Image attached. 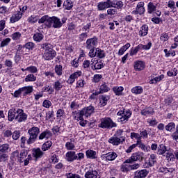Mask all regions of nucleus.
Masks as SVG:
<instances>
[{
    "mask_svg": "<svg viewBox=\"0 0 178 178\" xmlns=\"http://www.w3.org/2000/svg\"><path fill=\"white\" fill-rule=\"evenodd\" d=\"M145 67V63L143 61L138 60L134 63V69L138 72L144 70Z\"/></svg>",
    "mask_w": 178,
    "mask_h": 178,
    "instance_id": "16",
    "label": "nucleus"
},
{
    "mask_svg": "<svg viewBox=\"0 0 178 178\" xmlns=\"http://www.w3.org/2000/svg\"><path fill=\"white\" fill-rule=\"evenodd\" d=\"M27 155H29V152L26 149H22L20 152V156H19V162L23 163L24 161V159L27 157Z\"/></svg>",
    "mask_w": 178,
    "mask_h": 178,
    "instance_id": "26",
    "label": "nucleus"
},
{
    "mask_svg": "<svg viewBox=\"0 0 178 178\" xmlns=\"http://www.w3.org/2000/svg\"><path fill=\"white\" fill-rule=\"evenodd\" d=\"M17 115V110L16 108L10 109L8 111V120L12 122L13 119H16V116Z\"/></svg>",
    "mask_w": 178,
    "mask_h": 178,
    "instance_id": "18",
    "label": "nucleus"
},
{
    "mask_svg": "<svg viewBox=\"0 0 178 178\" xmlns=\"http://www.w3.org/2000/svg\"><path fill=\"white\" fill-rule=\"evenodd\" d=\"M156 10V6L154 5V3H149L147 6L148 13H152Z\"/></svg>",
    "mask_w": 178,
    "mask_h": 178,
    "instance_id": "37",
    "label": "nucleus"
},
{
    "mask_svg": "<svg viewBox=\"0 0 178 178\" xmlns=\"http://www.w3.org/2000/svg\"><path fill=\"white\" fill-rule=\"evenodd\" d=\"M148 170L146 169L138 170L134 172V178H146L148 176Z\"/></svg>",
    "mask_w": 178,
    "mask_h": 178,
    "instance_id": "10",
    "label": "nucleus"
},
{
    "mask_svg": "<svg viewBox=\"0 0 178 178\" xmlns=\"http://www.w3.org/2000/svg\"><path fill=\"white\" fill-rule=\"evenodd\" d=\"M168 8L170 9H172V11L175 12V9H176V7L175 6V2L172 0H170L168 3Z\"/></svg>",
    "mask_w": 178,
    "mask_h": 178,
    "instance_id": "58",
    "label": "nucleus"
},
{
    "mask_svg": "<svg viewBox=\"0 0 178 178\" xmlns=\"http://www.w3.org/2000/svg\"><path fill=\"white\" fill-rule=\"evenodd\" d=\"M131 138H136L137 140V144H140L141 143V139L140 138V134L135 133V132H132L131 133Z\"/></svg>",
    "mask_w": 178,
    "mask_h": 178,
    "instance_id": "41",
    "label": "nucleus"
},
{
    "mask_svg": "<svg viewBox=\"0 0 178 178\" xmlns=\"http://www.w3.org/2000/svg\"><path fill=\"white\" fill-rule=\"evenodd\" d=\"M23 94V90L22 89V88H20L19 90H16L14 92V97L15 98H19V97H20V95Z\"/></svg>",
    "mask_w": 178,
    "mask_h": 178,
    "instance_id": "56",
    "label": "nucleus"
},
{
    "mask_svg": "<svg viewBox=\"0 0 178 178\" xmlns=\"http://www.w3.org/2000/svg\"><path fill=\"white\" fill-rule=\"evenodd\" d=\"M35 80H37V76L33 74H29L25 77V81L26 83H29V81H35Z\"/></svg>",
    "mask_w": 178,
    "mask_h": 178,
    "instance_id": "36",
    "label": "nucleus"
},
{
    "mask_svg": "<svg viewBox=\"0 0 178 178\" xmlns=\"http://www.w3.org/2000/svg\"><path fill=\"white\" fill-rule=\"evenodd\" d=\"M154 113H155V111H154V108L151 107L145 108L141 111V114L144 116H147V115H154Z\"/></svg>",
    "mask_w": 178,
    "mask_h": 178,
    "instance_id": "24",
    "label": "nucleus"
},
{
    "mask_svg": "<svg viewBox=\"0 0 178 178\" xmlns=\"http://www.w3.org/2000/svg\"><path fill=\"white\" fill-rule=\"evenodd\" d=\"M6 161H8V154H1L0 155V162H5Z\"/></svg>",
    "mask_w": 178,
    "mask_h": 178,
    "instance_id": "62",
    "label": "nucleus"
},
{
    "mask_svg": "<svg viewBox=\"0 0 178 178\" xmlns=\"http://www.w3.org/2000/svg\"><path fill=\"white\" fill-rule=\"evenodd\" d=\"M148 134H149V133L147 130L142 129V131H140V134H139L140 140H141V138H148Z\"/></svg>",
    "mask_w": 178,
    "mask_h": 178,
    "instance_id": "42",
    "label": "nucleus"
},
{
    "mask_svg": "<svg viewBox=\"0 0 178 178\" xmlns=\"http://www.w3.org/2000/svg\"><path fill=\"white\" fill-rule=\"evenodd\" d=\"M61 88L62 84L60 83V82H59V81H56L54 83V90H56V91H59Z\"/></svg>",
    "mask_w": 178,
    "mask_h": 178,
    "instance_id": "53",
    "label": "nucleus"
},
{
    "mask_svg": "<svg viewBox=\"0 0 178 178\" xmlns=\"http://www.w3.org/2000/svg\"><path fill=\"white\" fill-rule=\"evenodd\" d=\"M41 49H44V53L43 58L45 60H51L56 56V51L52 49V45L49 43H44L41 44Z\"/></svg>",
    "mask_w": 178,
    "mask_h": 178,
    "instance_id": "1",
    "label": "nucleus"
},
{
    "mask_svg": "<svg viewBox=\"0 0 178 178\" xmlns=\"http://www.w3.org/2000/svg\"><path fill=\"white\" fill-rule=\"evenodd\" d=\"M102 67H104V63L102 62H97L95 63L94 68L95 70H99V69H102Z\"/></svg>",
    "mask_w": 178,
    "mask_h": 178,
    "instance_id": "52",
    "label": "nucleus"
},
{
    "mask_svg": "<svg viewBox=\"0 0 178 178\" xmlns=\"http://www.w3.org/2000/svg\"><path fill=\"white\" fill-rule=\"evenodd\" d=\"M11 159L15 162H20V156L19 151L16 150L13 152L11 154Z\"/></svg>",
    "mask_w": 178,
    "mask_h": 178,
    "instance_id": "25",
    "label": "nucleus"
},
{
    "mask_svg": "<svg viewBox=\"0 0 178 178\" xmlns=\"http://www.w3.org/2000/svg\"><path fill=\"white\" fill-rule=\"evenodd\" d=\"M51 136H52V133H51L49 130H46L39 135V140H44V138H47V140H48Z\"/></svg>",
    "mask_w": 178,
    "mask_h": 178,
    "instance_id": "19",
    "label": "nucleus"
},
{
    "mask_svg": "<svg viewBox=\"0 0 178 178\" xmlns=\"http://www.w3.org/2000/svg\"><path fill=\"white\" fill-rule=\"evenodd\" d=\"M96 155H97V152L94 150L89 149L86 151L87 158H90V159H95Z\"/></svg>",
    "mask_w": 178,
    "mask_h": 178,
    "instance_id": "29",
    "label": "nucleus"
},
{
    "mask_svg": "<svg viewBox=\"0 0 178 178\" xmlns=\"http://www.w3.org/2000/svg\"><path fill=\"white\" fill-rule=\"evenodd\" d=\"M9 149V145L3 144L0 146V152H6Z\"/></svg>",
    "mask_w": 178,
    "mask_h": 178,
    "instance_id": "50",
    "label": "nucleus"
},
{
    "mask_svg": "<svg viewBox=\"0 0 178 178\" xmlns=\"http://www.w3.org/2000/svg\"><path fill=\"white\" fill-rule=\"evenodd\" d=\"M42 38H44V35L42 33H37L33 35V40L37 42H40V41H42Z\"/></svg>",
    "mask_w": 178,
    "mask_h": 178,
    "instance_id": "39",
    "label": "nucleus"
},
{
    "mask_svg": "<svg viewBox=\"0 0 178 178\" xmlns=\"http://www.w3.org/2000/svg\"><path fill=\"white\" fill-rule=\"evenodd\" d=\"M140 49H140V44H139L137 47H136L134 49H132L131 50L129 55L131 56H133V55H136L137 52H138V51H140Z\"/></svg>",
    "mask_w": 178,
    "mask_h": 178,
    "instance_id": "46",
    "label": "nucleus"
},
{
    "mask_svg": "<svg viewBox=\"0 0 178 178\" xmlns=\"http://www.w3.org/2000/svg\"><path fill=\"white\" fill-rule=\"evenodd\" d=\"M143 88L141 86H136L134 88H133L131 89V92H133V94H141L143 93Z\"/></svg>",
    "mask_w": 178,
    "mask_h": 178,
    "instance_id": "34",
    "label": "nucleus"
},
{
    "mask_svg": "<svg viewBox=\"0 0 178 178\" xmlns=\"http://www.w3.org/2000/svg\"><path fill=\"white\" fill-rule=\"evenodd\" d=\"M15 120H17V122H18L19 123H22V122H25V120H27V115L24 113L23 110L18 108L17 110Z\"/></svg>",
    "mask_w": 178,
    "mask_h": 178,
    "instance_id": "9",
    "label": "nucleus"
},
{
    "mask_svg": "<svg viewBox=\"0 0 178 178\" xmlns=\"http://www.w3.org/2000/svg\"><path fill=\"white\" fill-rule=\"evenodd\" d=\"M90 52H89V56L90 58H95V56H97V49H96V51H95V48H92V49H90Z\"/></svg>",
    "mask_w": 178,
    "mask_h": 178,
    "instance_id": "54",
    "label": "nucleus"
},
{
    "mask_svg": "<svg viewBox=\"0 0 178 178\" xmlns=\"http://www.w3.org/2000/svg\"><path fill=\"white\" fill-rule=\"evenodd\" d=\"M65 159L68 162H73V161L77 159V154H76V152L70 151L66 153Z\"/></svg>",
    "mask_w": 178,
    "mask_h": 178,
    "instance_id": "12",
    "label": "nucleus"
},
{
    "mask_svg": "<svg viewBox=\"0 0 178 178\" xmlns=\"http://www.w3.org/2000/svg\"><path fill=\"white\" fill-rule=\"evenodd\" d=\"M147 34H148V25L144 24L139 31V35H140V37H145Z\"/></svg>",
    "mask_w": 178,
    "mask_h": 178,
    "instance_id": "21",
    "label": "nucleus"
},
{
    "mask_svg": "<svg viewBox=\"0 0 178 178\" xmlns=\"http://www.w3.org/2000/svg\"><path fill=\"white\" fill-rule=\"evenodd\" d=\"M86 49H91L92 48H95V47L98 45V38H97L96 37L89 38L86 40Z\"/></svg>",
    "mask_w": 178,
    "mask_h": 178,
    "instance_id": "7",
    "label": "nucleus"
},
{
    "mask_svg": "<svg viewBox=\"0 0 178 178\" xmlns=\"http://www.w3.org/2000/svg\"><path fill=\"white\" fill-rule=\"evenodd\" d=\"M29 134V138L26 140L27 144H33L35 143L37 138H38V134H40V128L37 127H33L28 130Z\"/></svg>",
    "mask_w": 178,
    "mask_h": 178,
    "instance_id": "3",
    "label": "nucleus"
},
{
    "mask_svg": "<svg viewBox=\"0 0 178 178\" xmlns=\"http://www.w3.org/2000/svg\"><path fill=\"white\" fill-rule=\"evenodd\" d=\"M101 129H113V127H117L118 124L112 120L111 118H104L101 119V123L98 125Z\"/></svg>",
    "mask_w": 178,
    "mask_h": 178,
    "instance_id": "4",
    "label": "nucleus"
},
{
    "mask_svg": "<svg viewBox=\"0 0 178 178\" xmlns=\"http://www.w3.org/2000/svg\"><path fill=\"white\" fill-rule=\"evenodd\" d=\"M38 23L40 24L44 23V24L47 26V27L49 28V26H51V17L48 15H44L39 20Z\"/></svg>",
    "mask_w": 178,
    "mask_h": 178,
    "instance_id": "14",
    "label": "nucleus"
},
{
    "mask_svg": "<svg viewBox=\"0 0 178 178\" xmlns=\"http://www.w3.org/2000/svg\"><path fill=\"white\" fill-rule=\"evenodd\" d=\"M19 137H20V131H15L13 134V140H19Z\"/></svg>",
    "mask_w": 178,
    "mask_h": 178,
    "instance_id": "57",
    "label": "nucleus"
},
{
    "mask_svg": "<svg viewBox=\"0 0 178 178\" xmlns=\"http://www.w3.org/2000/svg\"><path fill=\"white\" fill-rule=\"evenodd\" d=\"M101 79H102V75L95 74L93 77V81L94 83H99V81H101Z\"/></svg>",
    "mask_w": 178,
    "mask_h": 178,
    "instance_id": "55",
    "label": "nucleus"
},
{
    "mask_svg": "<svg viewBox=\"0 0 178 178\" xmlns=\"http://www.w3.org/2000/svg\"><path fill=\"white\" fill-rule=\"evenodd\" d=\"M123 87L120 86V87H114L113 88V91H114L115 95H122V92H123Z\"/></svg>",
    "mask_w": 178,
    "mask_h": 178,
    "instance_id": "35",
    "label": "nucleus"
},
{
    "mask_svg": "<svg viewBox=\"0 0 178 178\" xmlns=\"http://www.w3.org/2000/svg\"><path fill=\"white\" fill-rule=\"evenodd\" d=\"M111 90V88L108 86V84L106 83H104L99 87V91L102 94H104V92H108Z\"/></svg>",
    "mask_w": 178,
    "mask_h": 178,
    "instance_id": "28",
    "label": "nucleus"
},
{
    "mask_svg": "<svg viewBox=\"0 0 178 178\" xmlns=\"http://www.w3.org/2000/svg\"><path fill=\"white\" fill-rule=\"evenodd\" d=\"M118 158V154L115 152H108L102 156V159L105 161H115Z\"/></svg>",
    "mask_w": 178,
    "mask_h": 178,
    "instance_id": "13",
    "label": "nucleus"
},
{
    "mask_svg": "<svg viewBox=\"0 0 178 178\" xmlns=\"http://www.w3.org/2000/svg\"><path fill=\"white\" fill-rule=\"evenodd\" d=\"M86 178H97L98 177V172L97 170H90L85 174Z\"/></svg>",
    "mask_w": 178,
    "mask_h": 178,
    "instance_id": "17",
    "label": "nucleus"
},
{
    "mask_svg": "<svg viewBox=\"0 0 178 178\" xmlns=\"http://www.w3.org/2000/svg\"><path fill=\"white\" fill-rule=\"evenodd\" d=\"M152 45V43H151V42H149V43L146 45L140 44L139 47H140V49L148 50L151 48Z\"/></svg>",
    "mask_w": 178,
    "mask_h": 178,
    "instance_id": "48",
    "label": "nucleus"
},
{
    "mask_svg": "<svg viewBox=\"0 0 178 178\" xmlns=\"http://www.w3.org/2000/svg\"><path fill=\"white\" fill-rule=\"evenodd\" d=\"M172 138L176 141V143H178V124L176 126L175 131L172 133Z\"/></svg>",
    "mask_w": 178,
    "mask_h": 178,
    "instance_id": "43",
    "label": "nucleus"
},
{
    "mask_svg": "<svg viewBox=\"0 0 178 178\" xmlns=\"http://www.w3.org/2000/svg\"><path fill=\"white\" fill-rule=\"evenodd\" d=\"M116 10L113 8H110L107 10V15H109L110 16H113L114 15H116Z\"/></svg>",
    "mask_w": 178,
    "mask_h": 178,
    "instance_id": "63",
    "label": "nucleus"
},
{
    "mask_svg": "<svg viewBox=\"0 0 178 178\" xmlns=\"http://www.w3.org/2000/svg\"><path fill=\"white\" fill-rule=\"evenodd\" d=\"M44 152L41 151L40 147L33 149V156L35 158V161H37L40 158H42Z\"/></svg>",
    "mask_w": 178,
    "mask_h": 178,
    "instance_id": "11",
    "label": "nucleus"
},
{
    "mask_svg": "<svg viewBox=\"0 0 178 178\" xmlns=\"http://www.w3.org/2000/svg\"><path fill=\"white\" fill-rule=\"evenodd\" d=\"M123 1H113V4L111 8H115L116 9H122V8H123Z\"/></svg>",
    "mask_w": 178,
    "mask_h": 178,
    "instance_id": "27",
    "label": "nucleus"
},
{
    "mask_svg": "<svg viewBox=\"0 0 178 178\" xmlns=\"http://www.w3.org/2000/svg\"><path fill=\"white\" fill-rule=\"evenodd\" d=\"M160 40L165 42V41H168L169 40V35H168L167 33H163L160 37Z\"/></svg>",
    "mask_w": 178,
    "mask_h": 178,
    "instance_id": "59",
    "label": "nucleus"
},
{
    "mask_svg": "<svg viewBox=\"0 0 178 178\" xmlns=\"http://www.w3.org/2000/svg\"><path fill=\"white\" fill-rule=\"evenodd\" d=\"M65 147L69 151H72V149H74V144H73L72 142H67L65 144Z\"/></svg>",
    "mask_w": 178,
    "mask_h": 178,
    "instance_id": "51",
    "label": "nucleus"
},
{
    "mask_svg": "<svg viewBox=\"0 0 178 178\" xmlns=\"http://www.w3.org/2000/svg\"><path fill=\"white\" fill-rule=\"evenodd\" d=\"M110 97L108 95H102L100 96V105L102 106H105V105H106V104H108V101H109Z\"/></svg>",
    "mask_w": 178,
    "mask_h": 178,
    "instance_id": "23",
    "label": "nucleus"
},
{
    "mask_svg": "<svg viewBox=\"0 0 178 178\" xmlns=\"http://www.w3.org/2000/svg\"><path fill=\"white\" fill-rule=\"evenodd\" d=\"M52 147V142L47 141L42 145V151H48Z\"/></svg>",
    "mask_w": 178,
    "mask_h": 178,
    "instance_id": "33",
    "label": "nucleus"
},
{
    "mask_svg": "<svg viewBox=\"0 0 178 178\" xmlns=\"http://www.w3.org/2000/svg\"><path fill=\"white\" fill-rule=\"evenodd\" d=\"M67 18L63 17L62 18L61 21L60 19L58 18L57 17L53 16L50 18V26H49V29L53 27L54 29H60L65 23H66Z\"/></svg>",
    "mask_w": 178,
    "mask_h": 178,
    "instance_id": "5",
    "label": "nucleus"
},
{
    "mask_svg": "<svg viewBox=\"0 0 178 178\" xmlns=\"http://www.w3.org/2000/svg\"><path fill=\"white\" fill-rule=\"evenodd\" d=\"M21 88L24 96L29 95V94H31V92H33V86H24Z\"/></svg>",
    "mask_w": 178,
    "mask_h": 178,
    "instance_id": "22",
    "label": "nucleus"
},
{
    "mask_svg": "<svg viewBox=\"0 0 178 178\" xmlns=\"http://www.w3.org/2000/svg\"><path fill=\"white\" fill-rule=\"evenodd\" d=\"M51 118H54V111H50L46 113V120H49Z\"/></svg>",
    "mask_w": 178,
    "mask_h": 178,
    "instance_id": "61",
    "label": "nucleus"
},
{
    "mask_svg": "<svg viewBox=\"0 0 178 178\" xmlns=\"http://www.w3.org/2000/svg\"><path fill=\"white\" fill-rule=\"evenodd\" d=\"M26 70H27V72H29L30 73H37L38 72V70L35 66L28 67L26 68Z\"/></svg>",
    "mask_w": 178,
    "mask_h": 178,
    "instance_id": "45",
    "label": "nucleus"
},
{
    "mask_svg": "<svg viewBox=\"0 0 178 178\" xmlns=\"http://www.w3.org/2000/svg\"><path fill=\"white\" fill-rule=\"evenodd\" d=\"M97 54L98 58L100 59H102V58H105V51L104 50H101V49L97 48Z\"/></svg>",
    "mask_w": 178,
    "mask_h": 178,
    "instance_id": "44",
    "label": "nucleus"
},
{
    "mask_svg": "<svg viewBox=\"0 0 178 178\" xmlns=\"http://www.w3.org/2000/svg\"><path fill=\"white\" fill-rule=\"evenodd\" d=\"M175 127H176L175 122H170L165 126V130H167V131H174Z\"/></svg>",
    "mask_w": 178,
    "mask_h": 178,
    "instance_id": "38",
    "label": "nucleus"
},
{
    "mask_svg": "<svg viewBox=\"0 0 178 178\" xmlns=\"http://www.w3.org/2000/svg\"><path fill=\"white\" fill-rule=\"evenodd\" d=\"M63 6L67 10H70L73 8V3L70 0H67L64 1Z\"/></svg>",
    "mask_w": 178,
    "mask_h": 178,
    "instance_id": "31",
    "label": "nucleus"
},
{
    "mask_svg": "<svg viewBox=\"0 0 178 178\" xmlns=\"http://www.w3.org/2000/svg\"><path fill=\"white\" fill-rule=\"evenodd\" d=\"M129 47H131L130 43H127L125 45L122 46L118 51V55H123L127 49H129Z\"/></svg>",
    "mask_w": 178,
    "mask_h": 178,
    "instance_id": "30",
    "label": "nucleus"
},
{
    "mask_svg": "<svg viewBox=\"0 0 178 178\" xmlns=\"http://www.w3.org/2000/svg\"><path fill=\"white\" fill-rule=\"evenodd\" d=\"M55 72L58 76H62V65H56Z\"/></svg>",
    "mask_w": 178,
    "mask_h": 178,
    "instance_id": "49",
    "label": "nucleus"
},
{
    "mask_svg": "<svg viewBox=\"0 0 178 178\" xmlns=\"http://www.w3.org/2000/svg\"><path fill=\"white\" fill-rule=\"evenodd\" d=\"M112 5H113V1L107 0L106 1H102L98 3L97 8L98 10H105V9H108V8H112Z\"/></svg>",
    "mask_w": 178,
    "mask_h": 178,
    "instance_id": "8",
    "label": "nucleus"
},
{
    "mask_svg": "<svg viewBox=\"0 0 178 178\" xmlns=\"http://www.w3.org/2000/svg\"><path fill=\"white\" fill-rule=\"evenodd\" d=\"M24 47L26 49H33V48H34V44L33 42H29L25 44Z\"/></svg>",
    "mask_w": 178,
    "mask_h": 178,
    "instance_id": "60",
    "label": "nucleus"
},
{
    "mask_svg": "<svg viewBox=\"0 0 178 178\" xmlns=\"http://www.w3.org/2000/svg\"><path fill=\"white\" fill-rule=\"evenodd\" d=\"M92 113H94V106H89L86 108H83L79 113L77 111L72 112V116L76 115L79 120H83V116L88 118V116H91Z\"/></svg>",
    "mask_w": 178,
    "mask_h": 178,
    "instance_id": "2",
    "label": "nucleus"
},
{
    "mask_svg": "<svg viewBox=\"0 0 178 178\" xmlns=\"http://www.w3.org/2000/svg\"><path fill=\"white\" fill-rule=\"evenodd\" d=\"M144 158V153L143 152H136L132 154L130 159H128L125 161V163H133V162H136L137 161H143Z\"/></svg>",
    "mask_w": 178,
    "mask_h": 178,
    "instance_id": "6",
    "label": "nucleus"
},
{
    "mask_svg": "<svg viewBox=\"0 0 178 178\" xmlns=\"http://www.w3.org/2000/svg\"><path fill=\"white\" fill-rule=\"evenodd\" d=\"M166 151H168V149H166V146H165V145L161 144L159 145V149H158L159 155H163V154H165Z\"/></svg>",
    "mask_w": 178,
    "mask_h": 178,
    "instance_id": "32",
    "label": "nucleus"
},
{
    "mask_svg": "<svg viewBox=\"0 0 178 178\" xmlns=\"http://www.w3.org/2000/svg\"><path fill=\"white\" fill-rule=\"evenodd\" d=\"M123 141H124V138L123 137H112L108 140V143L113 144V145H119V144H120V143H123Z\"/></svg>",
    "mask_w": 178,
    "mask_h": 178,
    "instance_id": "15",
    "label": "nucleus"
},
{
    "mask_svg": "<svg viewBox=\"0 0 178 178\" xmlns=\"http://www.w3.org/2000/svg\"><path fill=\"white\" fill-rule=\"evenodd\" d=\"M126 163V161H124L123 164L121 165L122 172H130V165Z\"/></svg>",
    "mask_w": 178,
    "mask_h": 178,
    "instance_id": "40",
    "label": "nucleus"
},
{
    "mask_svg": "<svg viewBox=\"0 0 178 178\" xmlns=\"http://www.w3.org/2000/svg\"><path fill=\"white\" fill-rule=\"evenodd\" d=\"M10 42V38H6L5 40H3L1 42V44H0V47H1V48H3V47L8 46Z\"/></svg>",
    "mask_w": 178,
    "mask_h": 178,
    "instance_id": "47",
    "label": "nucleus"
},
{
    "mask_svg": "<svg viewBox=\"0 0 178 178\" xmlns=\"http://www.w3.org/2000/svg\"><path fill=\"white\" fill-rule=\"evenodd\" d=\"M51 105H52V103H51V101H49V100H44L43 102V106L44 108H49V106H51Z\"/></svg>",
    "mask_w": 178,
    "mask_h": 178,
    "instance_id": "64",
    "label": "nucleus"
},
{
    "mask_svg": "<svg viewBox=\"0 0 178 178\" xmlns=\"http://www.w3.org/2000/svg\"><path fill=\"white\" fill-rule=\"evenodd\" d=\"M22 14L20 12H18L17 14L13 15L10 20L11 23H16V22H19L20 19H22Z\"/></svg>",
    "mask_w": 178,
    "mask_h": 178,
    "instance_id": "20",
    "label": "nucleus"
}]
</instances>
